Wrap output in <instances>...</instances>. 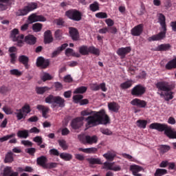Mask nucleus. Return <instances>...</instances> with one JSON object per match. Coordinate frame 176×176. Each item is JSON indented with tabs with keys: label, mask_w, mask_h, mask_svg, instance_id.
Instances as JSON below:
<instances>
[{
	"label": "nucleus",
	"mask_w": 176,
	"mask_h": 176,
	"mask_svg": "<svg viewBox=\"0 0 176 176\" xmlns=\"http://www.w3.org/2000/svg\"><path fill=\"white\" fill-rule=\"evenodd\" d=\"M87 122L85 126L87 128L94 127L99 124H108L111 123V118L106 113L105 109H100L95 112L93 116H89L85 118Z\"/></svg>",
	"instance_id": "1"
},
{
	"label": "nucleus",
	"mask_w": 176,
	"mask_h": 176,
	"mask_svg": "<svg viewBox=\"0 0 176 176\" xmlns=\"http://www.w3.org/2000/svg\"><path fill=\"white\" fill-rule=\"evenodd\" d=\"M149 128L151 129H155L159 132L164 131V134L169 139H176V131L171 129V126H168V124L164 123L153 122L149 125Z\"/></svg>",
	"instance_id": "2"
},
{
	"label": "nucleus",
	"mask_w": 176,
	"mask_h": 176,
	"mask_svg": "<svg viewBox=\"0 0 176 176\" xmlns=\"http://www.w3.org/2000/svg\"><path fill=\"white\" fill-rule=\"evenodd\" d=\"M45 103L52 104V108H63L65 107V100L60 96L49 95L45 98Z\"/></svg>",
	"instance_id": "3"
},
{
	"label": "nucleus",
	"mask_w": 176,
	"mask_h": 176,
	"mask_svg": "<svg viewBox=\"0 0 176 176\" xmlns=\"http://www.w3.org/2000/svg\"><path fill=\"white\" fill-rule=\"evenodd\" d=\"M38 8V3L35 2L28 3L27 6L19 9L16 12V16H24Z\"/></svg>",
	"instance_id": "4"
},
{
	"label": "nucleus",
	"mask_w": 176,
	"mask_h": 176,
	"mask_svg": "<svg viewBox=\"0 0 176 176\" xmlns=\"http://www.w3.org/2000/svg\"><path fill=\"white\" fill-rule=\"evenodd\" d=\"M65 16L69 20L75 22H79L82 19V13L76 9H70L65 12Z\"/></svg>",
	"instance_id": "5"
},
{
	"label": "nucleus",
	"mask_w": 176,
	"mask_h": 176,
	"mask_svg": "<svg viewBox=\"0 0 176 176\" xmlns=\"http://www.w3.org/2000/svg\"><path fill=\"white\" fill-rule=\"evenodd\" d=\"M155 87L158 89V91L164 92H170L173 91L174 88H175V85L173 83L166 80H161L157 82L155 84Z\"/></svg>",
	"instance_id": "6"
},
{
	"label": "nucleus",
	"mask_w": 176,
	"mask_h": 176,
	"mask_svg": "<svg viewBox=\"0 0 176 176\" xmlns=\"http://www.w3.org/2000/svg\"><path fill=\"white\" fill-rule=\"evenodd\" d=\"M19 34V30L17 28H14L10 32V38L13 42H17L16 45L18 47H23V39H24V34ZM18 35V36H17Z\"/></svg>",
	"instance_id": "7"
},
{
	"label": "nucleus",
	"mask_w": 176,
	"mask_h": 176,
	"mask_svg": "<svg viewBox=\"0 0 176 176\" xmlns=\"http://www.w3.org/2000/svg\"><path fill=\"white\" fill-rule=\"evenodd\" d=\"M146 92V87L141 84L136 85L131 90V94L133 96L140 98Z\"/></svg>",
	"instance_id": "8"
},
{
	"label": "nucleus",
	"mask_w": 176,
	"mask_h": 176,
	"mask_svg": "<svg viewBox=\"0 0 176 176\" xmlns=\"http://www.w3.org/2000/svg\"><path fill=\"white\" fill-rule=\"evenodd\" d=\"M78 140L83 144H93L98 142L97 136H85V135H78Z\"/></svg>",
	"instance_id": "9"
},
{
	"label": "nucleus",
	"mask_w": 176,
	"mask_h": 176,
	"mask_svg": "<svg viewBox=\"0 0 176 176\" xmlns=\"http://www.w3.org/2000/svg\"><path fill=\"white\" fill-rule=\"evenodd\" d=\"M85 117L80 116L74 118L71 122V126L74 130H78L84 124Z\"/></svg>",
	"instance_id": "10"
},
{
	"label": "nucleus",
	"mask_w": 176,
	"mask_h": 176,
	"mask_svg": "<svg viewBox=\"0 0 176 176\" xmlns=\"http://www.w3.org/2000/svg\"><path fill=\"white\" fill-rule=\"evenodd\" d=\"M28 20L30 24H32L36 22H45L47 19L43 15H37L33 13L28 16Z\"/></svg>",
	"instance_id": "11"
},
{
	"label": "nucleus",
	"mask_w": 176,
	"mask_h": 176,
	"mask_svg": "<svg viewBox=\"0 0 176 176\" xmlns=\"http://www.w3.org/2000/svg\"><path fill=\"white\" fill-rule=\"evenodd\" d=\"M36 65L37 67L45 69L50 66V61L49 59H45L43 56H38L36 58Z\"/></svg>",
	"instance_id": "12"
},
{
	"label": "nucleus",
	"mask_w": 176,
	"mask_h": 176,
	"mask_svg": "<svg viewBox=\"0 0 176 176\" xmlns=\"http://www.w3.org/2000/svg\"><path fill=\"white\" fill-rule=\"evenodd\" d=\"M144 28L143 23L135 25L131 30V35L133 36H140L144 32Z\"/></svg>",
	"instance_id": "13"
},
{
	"label": "nucleus",
	"mask_w": 176,
	"mask_h": 176,
	"mask_svg": "<svg viewBox=\"0 0 176 176\" xmlns=\"http://www.w3.org/2000/svg\"><path fill=\"white\" fill-rule=\"evenodd\" d=\"M162 32H160L159 34L156 35H153L151 37L149 38L150 41H159L163 40L164 38H166V34L167 32V28L166 30L164 28H162Z\"/></svg>",
	"instance_id": "14"
},
{
	"label": "nucleus",
	"mask_w": 176,
	"mask_h": 176,
	"mask_svg": "<svg viewBox=\"0 0 176 176\" xmlns=\"http://www.w3.org/2000/svg\"><path fill=\"white\" fill-rule=\"evenodd\" d=\"M131 104L136 106L138 108H146L147 106V102L140 98H134L131 101Z\"/></svg>",
	"instance_id": "15"
},
{
	"label": "nucleus",
	"mask_w": 176,
	"mask_h": 176,
	"mask_svg": "<svg viewBox=\"0 0 176 176\" xmlns=\"http://www.w3.org/2000/svg\"><path fill=\"white\" fill-rule=\"evenodd\" d=\"M48 160L45 155H41L36 158V164L45 169L47 166Z\"/></svg>",
	"instance_id": "16"
},
{
	"label": "nucleus",
	"mask_w": 176,
	"mask_h": 176,
	"mask_svg": "<svg viewBox=\"0 0 176 176\" xmlns=\"http://www.w3.org/2000/svg\"><path fill=\"white\" fill-rule=\"evenodd\" d=\"M131 52V47H120L117 50V54L124 58L125 56Z\"/></svg>",
	"instance_id": "17"
},
{
	"label": "nucleus",
	"mask_w": 176,
	"mask_h": 176,
	"mask_svg": "<svg viewBox=\"0 0 176 176\" xmlns=\"http://www.w3.org/2000/svg\"><path fill=\"white\" fill-rule=\"evenodd\" d=\"M114 162H104L102 168L113 171H120L121 166H113Z\"/></svg>",
	"instance_id": "18"
},
{
	"label": "nucleus",
	"mask_w": 176,
	"mask_h": 176,
	"mask_svg": "<svg viewBox=\"0 0 176 176\" xmlns=\"http://www.w3.org/2000/svg\"><path fill=\"white\" fill-rule=\"evenodd\" d=\"M69 34L72 39L74 41H77L79 38V32L77 28L69 27Z\"/></svg>",
	"instance_id": "19"
},
{
	"label": "nucleus",
	"mask_w": 176,
	"mask_h": 176,
	"mask_svg": "<svg viewBox=\"0 0 176 176\" xmlns=\"http://www.w3.org/2000/svg\"><path fill=\"white\" fill-rule=\"evenodd\" d=\"M36 41L37 38L32 34H28L24 38V42L29 45H34Z\"/></svg>",
	"instance_id": "20"
},
{
	"label": "nucleus",
	"mask_w": 176,
	"mask_h": 176,
	"mask_svg": "<svg viewBox=\"0 0 176 176\" xmlns=\"http://www.w3.org/2000/svg\"><path fill=\"white\" fill-rule=\"evenodd\" d=\"M29 61V57L25 55H21L19 56V62L23 65L25 69H30V65L28 64Z\"/></svg>",
	"instance_id": "21"
},
{
	"label": "nucleus",
	"mask_w": 176,
	"mask_h": 176,
	"mask_svg": "<svg viewBox=\"0 0 176 176\" xmlns=\"http://www.w3.org/2000/svg\"><path fill=\"white\" fill-rule=\"evenodd\" d=\"M54 41V38L51 30H46L44 32V43L50 44Z\"/></svg>",
	"instance_id": "22"
},
{
	"label": "nucleus",
	"mask_w": 176,
	"mask_h": 176,
	"mask_svg": "<svg viewBox=\"0 0 176 176\" xmlns=\"http://www.w3.org/2000/svg\"><path fill=\"white\" fill-rule=\"evenodd\" d=\"M143 168L139 165H131L130 170L132 172L134 176H142L140 172L142 171Z\"/></svg>",
	"instance_id": "23"
},
{
	"label": "nucleus",
	"mask_w": 176,
	"mask_h": 176,
	"mask_svg": "<svg viewBox=\"0 0 176 176\" xmlns=\"http://www.w3.org/2000/svg\"><path fill=\"white\" fill-rule=\"evenodd\" d=\"M107 106L109 110L114 113H118L120 108V104L116 102H110L108 103Z\"/></svg>",
	"instance_id": "24"
},
{
	"label": "nucleus",
	"mask_w": 176,
	"mask_h": 176,
	"mask_svg": "<svg viewBox=\"0 0 176 176\" xmlns=\"http://www.w3.org/2000/svg\"><path fill=\"white\" fill-rule=\"evenodd\" d=\"M36 109L38 111H42V116L44 118H47V114L50 111V108L47 107H45V105L43 104H37Z\"/></svg>",
	"instance_id": "25"
},
{
	"label": "nucleus",
	"mask_w": 176,
	"mask_h": 176,
	"mask_svg": "<svg viewBox=\"0 0 176 176\" xmlns=\"http://www.w3.org/2000/svg\"><path fill=\"white\" fill-rule=\"evenodd\" d=\"M158 21L162 27V29H164V30H166V28H166V19L165 15L162 13H160L158 14Z\"/></svg>",
	"instance_id": "26"
},
{
	"label": "nucleus",
	"mask_w": 176,
	"mask_h": 176,
	"mask_svg": "<svg viewBox=\"0 0 176 176\" xmlns=\"http://www.w3.org/2000/svg\"><path fill=\"white\" fill-rule=\"evenodd\" d=\"M78 150L80 152H83L87 154H95L96 153V152H98V148H96V147H90L89 148H82L80 147L79 148H78Z\"/></svg>",
	"instance_id": "27"
},
{
	"label": "nucleus",
	"mask_w": 176,
	"mask_h": 176,
	"mask_svg": "<svg viewBox=\"0 0 176 176\" xmlns=\"http://www.w3.org/2000/svg\"><path fill=\"white\" fill-rule=\"evenodd\" d=\"M16 135L19 138L27 139L30 136L29 130L28 129L19 130L16 133Z\"/></svg>",
	"instance_id": "28"
},
{
	"label": "nucleus",
	"mask_w": 176,
	"mask_h": 176,
	"mask_svg": "<svg viewBox=\"0 0 176 176\" xmlns=\"http://www.w3.org/2000/svg\"><path fill=\"white\" fill-rule=\"evenodd\" d=\"M170 48H171V45H170V43H164V44H161L158 45L157 47V51L166 52L170 50Z\"/></svg>",
	"instance_id": "29"
},
{
	"label": "nucleus",
	"mask_w": 176,
	"mask_h": 176,
	"mask_svg": "<svg viewBox=\"0 0 176 176\" xmlns=\"http://www.w3.org/2000/svg\"><path fill=\"white\" fill-rule=\"evenodd\" d=\"M87 161L90 165L103 164L100 158H93V157L87 158Z\"/></svg>",
	"instance_id": "30"
},
{
	"label": "nucleus",
	"mask_w": 176,
	"mask_h": 176,
	"mask_svg": "<svg viewBox=\"0 0 176 176\" xmlns=\"http://www.w3.org/2000/svg\"><path fill=\"white\" fill-rule=\"evenodd\" d=\"M50 90V88L47 87V86H44V87H36V92L37 94L38 95H43L44 94L46 91H48Z\"/></svg>",
	"instance_id": "31"
},
{
	"label": "nucleus",
	"mask_w": 176,
	"mask_h": 176,
	"mask_svg": "<svg viewBox=\"0 0 176 176\" xmlns=\"http://www.w3.org/2000/svg\"><path fill=\"white\" fill-rule=\"evenodd\" d=\"M133 86V80H129L120 85V87L122 89H128Z\"/></svg>",
	"instance_id": "32"
},
{
	"label": "nucleus",
	"mask_w": 176,
	"mask_h": 176,
	"mask_svg": "<svg viewBox=\"0 0 176 176\" xmlns=\"http://www.w3.org/2000/svg\"><path fill=\"white\" fill-rule=\"evenodd\" d=\"M78 51L82 56L89 55V47L87 45H83L79 47Z\"/></svg>",
	"instance_id": "33"
},
{
	"label": "nucleus",
	"mask_w": 176,
	"mask_h": 176,
	"mask_svg": "<svg viewBox=\"0 0 176 176\" xmlns=\"http://www.w3.org/2000/svg\"><path fill=\"white\" fill-rule=\"evenodd\" d=\"M89 54H91L94 56H99L100 54V51L98 48H96L94 46H89Z\"/></svg>",
	"instance_id": "34"
},
{
	"label": "nucleus",
	"mask_w": 176,
	"mask_h": 176,
	"mask_svg": "<svg viewBox=\"0 0 176 176\" xmlns=\"http://www.w3.org/2000/svg\"><path fill=\"white\" fill-rule=\"evenodd\" d=\"M103 157L109 162H113L116 157V153H111L110 151H108V153L103 154Z\"/></svg>",
	"instance_id": "35"
},
{
	"label": "nucleus",
	"mask_w": 176,
	"mask_h": 176,
	"mask_svg": "<svg viewBox=\"0 0 176 176\" xmlns=\"http://www.w3.org/2000/svg\"><path fill=\"white\" fill-rule=\"evenodd\" d=\"M32 29L34 32H36V33L40 32L43 29V24L41 23H34L32 26Z\"/></svg>",
	"instance_id": "36"
},
{
	"label": "nucleus",
	"mask_w": 176,
	"mask_h": 176,
	"mask_svg": "<svg viewBox=\"0 0 176 176\" xmlns=\"http://www.w3.org/2000/svg\"><path fill=\"white\" fill-rule=\"evenodd\" d=\"M14 162L13 153L10 151L5 155L4 162L5 163H12Z\"/></svg>",
	"instance_id": "37"
},
{
	"label": "nucleus",
	"mask_w": 176,
	"mask_h": 176,
	"mask_svg": "<svg viewBox=\"0 0 176 176\" xmlns=\"http://www.w3.org/2000/svg\"><path fill=\"white\" fill-rule=\"evenodd\" d=\"M165 68L167 70H172L173 69H176V63L174 59L169 60L165 65Z\"/></svg>",
	"instance_id": "38"
},
{
	"label": "nucleus",
	"mask_w": 176,
	"mask_h": 176,
	"mask_svg": "<svg viewBox=\"0 0 176 176\" xmlns=\"http://www.w3.org/2000/svg\"><path fill=\"white\" fill-rule=\"evenodd\" d=\"M89 10L92 12H96L100 10V5L99 3L97 1H94L93 3L89 5Z\"/></svg>",
	"instance_id": "39"
},
{
	"label": "nucleus",
	"mask_w": 176,
	"mask_h": 176,
	"mask_svg": "<svg viewBox=\"0 0 176 176\" xmlns=\"http://www.w3.org/2000/svg\"><path fill=\"white\" fill-rule=\"evenodd\" d=\"M14 114L16 115L17 120H21L22 119H25V116H24V113L22 111V109H16V112H14Z\"/></svg>",
	"instance_id": "40"
},
{
	"label": "nucleus",
	"mask_w": 176,
	"mask_h": 176,
	"mask_svg": "<svg viewBox=\"0 0 176 176\" xmlns=\"http://www.w3.org/2000/svg\"><path fill=\"white\" fill-rule=\"evenodd\" d=\"M96 113H97L96 111H92V110H90V109H86V110L81 111L80 115L82 117L88 116H94V115L96 114Z\"/></svg>",
	"instance_id": "41"
},
{
	"label": "nucleus",
	"mask_w": 176,
	"mask_h": 176,
	"mask_svg": "<svg viewBox=\"0 0 176 176\" xmlns=\"http://www.w3.org/2000/svg\"><path fill=\"white\" fill-rule=\"evenodd\" d=\"M170 149V146H167L166 144H162L161 146H160V148H159L160 153L162 155H164L165 153L168 152Z\"/></svg>",
	"instance_id": "42"
},
{
	"label": "nucleus",
	"mask_w": 176,
	"mask_h": 176,
	"mask_svg": "<svg viewBox=\"0 0 176 176\" xmlns=\"http://www.w3.org/2000/svg\"><path fill=\"white\" fill-rule=\"evenodd\" d=\"M59 157L65 161H70L73 158V155L72 154H68V153H60Z\"/></svg>",
	"instance_id": "43"
},
{
	"label": "nucleus",
	"mask_w": 176,
	"mask_h": 176,
	"mask_svg": "<svg viewBox=\"0 0 176 176\" xmlns=\"http://www.w3.org/2000/svg\"><path fill=\"white\" fill-rule=\"evenodd\" d=\"M148 124L146 120H138L136 121L137 126L140 129H146Z\"/></svg>",
	"instance_id": "44"
},
{
	"label": "nucleus",
	"mask_w": 176,
	"mask_h": 176,
	"mask_svg": "<svg viewBox=\"0 0 176 176\" xmlns=\"http://www.w3.org/2000/svg\"><path fill=\"white\" fill-rule=\"evenodd\" d=\"M62 30L58 29L54 32V38L56 41H61L63 38Z\"/></svg>",
	"instance_id": "45"
},
{
	"label": "nucleus",
	"mask_w": 176,
	"mask_h": 176,
	"mask_svg": "<svg viewBox=\"0 0 176 176\" xmlns=\"http://www.w3.org/2000/svg\"><path fill=\"white\" fill-rule=\"evenodd\" d=\"M87 87L81 86V87H77L74 90V94H85V92H87Z\"/></svg>",
	"instance_id": "46"
},
{
	"label": "nucleus",
	"mask_w": 176,
	"mask_h": 176,
	"mask_svg": "<svg viewBox=\"0 0 176 176\" xmlns=\"http://www.w3.org/2000/svg\"><path fill=\"white\" fill-rule=\"evenodd\" d=\"M58 143L59 146L63 149V151H66L68 149L69 146H68L66 140H64V139L58 140Z\"/></svg>",
	"instance_id": "47"
},
{
	"label": "nucleus",
	"mask_w": 176,
	"mask_h": 176,
	"mask_svg": "<svg viewBox=\"0 0 176 176\" xmlns=\"http://www.w3.org/2000/svg\"><path fill=\"white\" fill-rule=\"evenodd\" d=\"M166 174H168L167 169H161L158 168L157 169H156L154 173V176H164Z\"/></svg>",
	"instance_id": "48"
},
{
	"label": "nucleus",
	"mask_w": 176,
	"mask_h": 176,
	"mask_svg": "<svg viewBox=\"0 0 176 176\" xmlns=\"http://www.w3.org/2000/svg\"><path fill=\"white\" fill-rule=\"evenodd\" d=\"M10 74L16 77H20L23 75V72L19 71L18 69H12L10 70Z\"/></svg>",
	"instance_id": "49"
},
{
	"label": "nucleus",
	"mask_w": 176,
	"mask_h": 176,
	"mask_svg": "<svg viewBox=\"0 0 176 176\" xmlns=\"http://www.w3.org/2000/svg\"><path fill=\"white\" fill-rule=\"evenodd\" d=\"M15 136H16L15 133H12L10 135H6V136H3L2 138H0V142L8 141V140L12 139Z\"/></svg>",
	"instance_id": "50"
},
{
	"label": "nucleus",
	"mask_w": 176,
	"mask_h": 176,
	"mask_svg": "<svg viewBox=\"0 0 176 176\" xmlns=\"http://www.w3.org/2000/svg\"><path fill=\"white\" fill-rule=\"evenodd\" d=\"M96 17L99 19H105L108 18V14L107 12H99L95 14Z\"/></svg>",
	"instance_id": "51"
},
{
	"label": "nucleus",
	"mask_w": 176,
	"mask_h": 176,
	"mask_svg": "<svg viewBox=\"0 0 176 176\" xmlns=\"http://www.w3.org/2000/svg\"><path fill=\"white\" fill-rule=\"evenodd\" d=\"M12 173V168L11 166H6L3 169V176H10Z\"/></svg>",
	"instance_id": "52"
},
{
	"label": "nucleus",
	"mask_w": 176,
	"mask_h": 176,
	"mask_svg": "<svg viewBox=\"0 0 176 176\" xmlns=\"http://www.w3.org/2000/svg\"><path fill=\"white\" fill-rule=\"evenodd\" d=\"M21 111L23 113H25L26 114H28L31 112V107L30 106V104H24L22 108L21 109Z\"/></svg>",
	"instance_id": "53"
},
{
	"label": "nucleus",
	"mask_w": 176,
	"mask_h": 176,
	"mask_svg": "<svg viewBox=\"0 0 176 176\" xmlns=\"http://www.w3.org/2000/svg\"><path fill=\"white\" fill-rule=\"evenodd\" d=\"M84 98L83 95L81 94H77V95H74L73 96V101L74 103H78L80 102V100H82Z\"/></svg>",
	"instance_id": "54"
},
{
	"label": "nucleus",
	"mask_w": 176,
	"mask_h": 176,
	"mask_svg": "<svg viewBox=\"0 0 176 176\" xmlns=\"http://www.w3.org/2000/svg\"><path fill=\"white\" fill-rule=\"evenodd\" d=\"M41 78L43 82H46L52 80V76L49 73H44Z\"/></svg>",
	"instance_id": "55"
},
{
	"label": "nucleus",
	"mask_w": 176,
	"mask_h": 176,
	"mask_svg": "<svg viewBox=\"0 0 176 176\" xmlns=\"http://www.w3.org/2000/svg\"><path fill=\"white\" fill-rule=\"evenodd\" d=\"M10 91V89L7 86L2 85L0 87V94H1L3 95H6Z\"/></svg>",
	"instance_id": "56"
},
{
	"label": "nucleus",
	"mask_w": 176,
	"mask_h": 176,
	"mask_svg": "<svg viewBox=\"0 0 176 176\" xmlns=\"http://www.w3.org/2000/svg\"><path fill=\"white\" fill-rule=\"evenodd\" d=\"M174 98V96H173V91H166L165 92V100L166 101H170V100H173Z\"/></svg>",
	"instance_id": "57"
},
{
	"label": "nucleus",
	"mask_w": 176,
	"mask_h": 176,
	"mask_svg": "<svg viewBox=\"0 0 176 176\" xmlns=\"http://www.w3.org/2000/svg\"><path fill=\"white\" fill-rule=\"evenodd\" d=\"M49 154L52 156H60V151L57 148H51L49 150Z\"/></svg>",
	"instance_id": "58"
},
{
	"label": "nucleus",
	"mask_w": 176,
	"mask_h": 176,
	"mask_svg": "<svg viewBox=\"0 0 176 176\" xmlns=\"http://www.w3.org/2000/svg\"><path fill=\"white\" fill-rule=\"evenodd\" d=\"M33 142L37 143L38 146H41L43 144V138L41 136H35V138H33Z\"/></svg>",
	"instance_id": "59"
},
{
	"label": "nucleus",
	"mask_w": 176,
	"mask_h": 176,
	"mask_svg": "<svg viewBox=\"0 0 176 176\" xmlns=\"http://www.w3.org/2000/svg\"><path fill=\"white\" fill-rule=\"evenodd\" d=\"M25 152L28 154L33 156L34 155V153L36 152V148H34V147H30V148H25Z\"/></svg>",
	"instance_id": "60"
},
{
	"label": "nucleus",
	"mask_w": 176,
	"mask_h": 176,
	"mask_svg": "<svg viewBox=\"0 0 176 176\" xmlns=\"http://www.w3.org/2000/svg\"><path fill=\"white\" fill-rule=\"evenodd\" d=\"M100 132L102 134L105 135H111L113 134V132L110 129H109L107 128H106V129H104V128L100 129Z\"/></svg>",
	"instance_id": "61"
},
{
	"label": "nucleus",
	"mask_w": 176,
	"mask_h": 176,
	"mask_svg": "<svg viewBox=\"0 0 176 176\" xmlns=\"http://www.w3.org/2000/svg\"><path fill=\"white\" fill-rule=\"evenodd\" d=\"M3 111L6 114V115H11L12 114V110L10 107H8L7 106H3L2 107Z\"/></svg>",
	"instance_id": "62"
},
{
	"label": "nucleus",
	"mask_w": 176,
	"mask_h": 176,
	"mask_svg": "<svg viewBox=\"0 0 176 176\" xmlns=\"http://www.w3.org/2000/svg\"><path fill=\"white\" fill-rule=\"evenodd\" d=\"M58 165V164L57 162H49L48 164H47V168L45 169L56 168Z\"/></svg>",
	"instance_id": "63"
},
{
	"label": "nucleus",
	"mask_w": 176,
	"mask_h": 176,
	"mask_svg": "<svg viewBox=\"0 0 176 176\" xmlns=\"http://www.w3.org/2000/svg\"><path fill=\"white\" fill-rule=\"evenodd\" d=\"M74 53V50L72 48H67L65 50V55L67 57H69L70 56H73Z\"/></svg>",
	"instance_id": "64"
}]
</instances>
